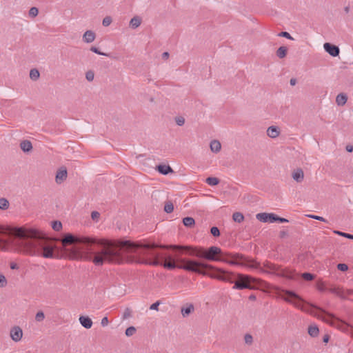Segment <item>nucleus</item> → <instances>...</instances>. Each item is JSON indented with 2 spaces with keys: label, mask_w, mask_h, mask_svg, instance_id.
I'll list each match as a JSON object with an SVG mask.
<instances>
[{
  "label": "nucleus",
  "mask_w": 353,
  "mask_h": 353,
  "mask_svg": "<svg viewBox=\"0 0 353 353\" xmlns=\"http://www.w3.org/2000/svg\"><path fill=\"white\" fill-rule=\"evenodd\" d=\"M100 216V214L97 211H93L91 213V217L94 221H97Z\"/></svg>",
  "instance_id": "51"
},
{
  "label": "nucleus",
  "mask_w": 353,
  "mask_h": 353,
  "mask_svg": "<svg viewBox=\"0 0 353 353\" xmlns=\"http://www.w3.org/2000/svg\"><path fill=\"white\" fill-rule=\"evenodd\" d=\"M249 299H250V300L254 301V300H256V296H255L254 294H251V295L249 296Z\"/></svg>",
  "instance_id": "62"
},
{
  "label": "nucleus",
  "mask_w": 353,
  "mask_h": 353,
  "mask_svg": "<svg viewBox=\"0 0 353 353\" xmlns=\"http://www.w3.org/2000/svg\"><path fill=\"white\" fill-rule=\"evenodd\" d=\"M14 235L19 239L18 245L27 254L52 259L54 256V245L46 239V234L35 228H16Z\"/></svg>",
  "instance_id": "2"
},
{
  "label": "nucleus",
  "mask_w": 353,
  "mask_h": 353,
  "mask_svg": "<svg viewBox=\"0 0 353 353\" xmlns=\"http://www.w3.org/2000/svg\"><path fill=\"white\" fill-rule=\"evenodd\" d=\"M232 219L235 222L241 223L244 220V216L241 212H234Z\"/></svg>",
  "instance_id": "32"
},
{
  "label": "nucleus",
  "mask_w": 353,
  "mask_h": 353,
  "mask_svg": "<svg viewBox=\"0 0 353 353\" xmlns=\"http://www.w3.org/2000/svg\"><path fill=\"white\" fill-rule=\"evenodd\" d=\"M329 290L341 299H346L345 291L341 288H332Z\"/></svg>",
  "instance_id": "20"
},
{
  "label": "nucleus",
  "mask_w": 353,
  "mask_h": 353,
  "mask_svg": "<svg viewBox=\"0 0 353 353\" xmlns=\"http://www.w3.org/2000/svg\"><path fill=\"white\" fill-rule=\"evenodd\" d=\"M254 281V278L248 275L239 274L232 288L235 290L252 289L251 283Z\"/></svg>",
  "instance_id": "6"
},
{
  "label": "nucleus",
  "mask_w": 353,
  "mask_h": 353,
  "mask_svg": "<svg viewBox=\"0 0 353 353\" xmlns=\"http://www.w3.org/2000/svg\"><path fill=\"white\" fill-rule=\"evenodd\" d=\"M52 228L55 231H59L62 228V223L58 221H53L52 223Z\"/></svg>",
  "instance_id": "36"
},
{
  "label": "nucleus",
  "mask_w": 353,
  "mask_h": 353,
  "mask_svg": "<svg viewBox=\"0 0 353 353\" xmlns=\"http://www.w3.org/2000/svg\"><path fill=\"white\" fill-rule=\"evenodd\" d=\"M256 219L263 223H274L276 221V215L273 213H259L256 215Z\"/></svg>",
  "instance_id": "8"
},
{
  "label": "nucleus",
  "mask_w": 353,
  "mask_h": 353,
  "mask_svg": "<svg viewBox=\"0 0 353 353\" xmlns=\"http://www.w3.org/2000/svg\"><path fill=\"white\" fill-rule=\"evenodd\" d=\"M205 183L210 186H214L219 184V180L216 177L210 176L205 179Z\"/></svg>",
  "instance_id": "28"
},
{
  "label": "nucleus",
  "mask_w": 353,
  "mask_h": 353,
  "mask_svg": "<svg viewBox=\"0 0 353 353\" xmlns=\"http://www.w3.org/2000/svg\"><path fill=\"white\" fill-rule=\"evenodd\" d=\"M307 216L311 219H315V220L321 221L325 222V223L327 222V221L325 219H324L323 216L314 215V214H309V215H307Z\"/></svg>",
  "instance_id": "43"
},
{
  "label": "nucleus",
  "mask_w": 353,
  "mask_h": 353,
  "mask_svg": "<svg viewBox=\"0 0 353 353\" xmlns=\"http://www.w3.org/2000/svg\"><path fill=\"white\" fill-rule=\"evenodd\" d=\"M328 340H329V336H325L323 338V342L327 343L328 341Z\"/></svg>",
  "instance_id": "64"
},
{
  "label": "nucleus",
  "mask_w": 353,
  "mask_h": 353,
  "mask_svg": "<svg viewBox=\"0 0 353 353\" xmlns=\"http://www.w3.org/2000/svg\"><path fill=\"white\" fill-rule=\"evenodd\" d=\"M235 276L233 275L232 273L230 272H225V274H224V276H223V281H225V282H228V283H234L235 282Z\"/></svg>",
  "instance_id": "25"
},
{
  "label": "nucleus",
  "mask_w": 353,
  "mask_h": 353,
  "mask_svg": "<svg viewBox=\"0 0 353 353\" xmlns=\"http://www.w3.org/2000/svg\"><path fill=\"white\" fill-rule=\"evenodd\" d=\"M319 330L318 328V327L315 325H312L310 326H309L308 327V334L312 336V337H315V336H317L318 334H319Z\"/></svg>",
  "instance_id": "24"
},
{
  "label": "nucleus",
  "mask_w": 353,
  "mask_h": 353,
  "mask_svg": "<svg viewBox=\"0 0 353 353\" xmlns=\"http://www.w3.org/2000/svg\"><path fill=\"white\" fill-rule=\"evenodd\" d=\"M347 101V96L345 93H340L336 97V103L339 106H343Z\"/></svg>",
  "instance_id": "17"
},
{
  "label": "nucleus",
  "mask_w": 353,
  "mask_h": 353,
  "mask_svg": "<svg viewBox=\"0 0 353 353\" xmlns=\"http://www.w3.org/2000/svg\"><path fill=\"white\" fill-rule=\"evenodd\" d=\"M244 339L247 344H251L252 343V336L250 334H245Z\"/></svg>",
  "instance_id": "52"
},
{
  "label": "nucleus",
  "mask_w": 353,
  "mask_h": 353,
  "mask_svg": "<svg viewBox=\"0 0 353 353\" xmlns=\"http://www.w3.org/2000/svg\"><path fill=\"white\" fill-rule=\"evenodd\" d=\"M39 10L36 7H32L29 10V15L31 17H35L38 15Z\"/></svg>",
  "instance_id": "40"
},
{
  "label": "nucleus",
  "mask_w": 353,
  "mask_h": 353,
  "mask_svg": "<svg viewBox=\"0 0 353 353\" xmlns=\"http://www.w3.org/2000/svg\"><path fill=\"white\" fill-rule=\"evenodd\" d=\"M112 23V19L110 17H105L102 21L103 26L107 27Z\"/></svg>",
  "instance_id": "46"
},
{
  "label": "nucleus",
  "mask_w": 353,
  "mask_h": 353,
  "mask_svg": "<svg viewBox=\"0 0 353 353\" xmlns=\"http://www.w3.org/2000/svg\"><path fill=\"white\" fill-rule=\"evenodd\" d=\"M262 268L265 270L264 273H276L279 269V266L270 262L264 263Z\"/></svg>",
  "instance_id": "11"
},
{
  "label": "nucleus",
  "mask_w": 353,
  "mask_h": 353,
  "mask_svg": "<svg viewBox=\"0 0 353 353\" xmlns=\"http://www.w3.org/2000/svg\"><path fill=\"white\" fill-rule=\"evenodd\" d=\"M290 83L291 85H295L296 83V79H291Z\"/></svg>",
  "instance_id": "59"
},
{
  "label": "nucleus",
  "mask_w": 353,
  "mask_h": 353,
  "mask_svg": "<svg viewBox=\"0 0 353 353\" xmlns=\"http://www.w3.org/2000/svg\"><path fill=\"white\" fill-rule=\"evenodd\" d=\"M174 121L177 125L183 126L185 124V118L183 116H177L174 118Z\"/></svg>",
  "instance_id": "35"
},
{
  "label": "nucleus",
  "mask_w": 353,
  "mask_h": 353,
  "mask_svg": "<svg viewBox=\"0 0 353 353\" xmlns=\"http://www.w3.org/2000/svg\"><path fill=\"white\" fill-rule=\"evenodd\" d=\"M248 266L252 269L257 270L259 272H265V270H264V268L261 267L260 264L257 263L256 261H251Z\"/></svg>",
  "instance_id": "26"
},
{
  "label": "nucleus",
  "mask_w": 353,
  "mask_h": 353,
  "mask_svg": "<svg viewBox=\"0 0 353 353\" xmlns=\"http://www.w3.org/2000/svg\"><path fill=\"white\" fill-rule=\"evenodd\" d=\"M10 337L14 342H19L23 336V331L19 326H14L10 330Z\"/></svg>",
  "instance_id": "9"
},
{
  "label": "nucleus",
  "mask_w": 353,
  "mask_h": 353,
  "mask_svg": "<svg viewBox=\"0 0 353 353\" xmlns=\"http://www.w3.org/2000/svg\"><path fill=\"white\" fill-rule=\"evenodd\" d=\"M85 78L88 81H92L94 78V73L92 70H88L85 73Z\"/></svg>",
  "instance_id": "39"
},
{
  "label": "nucleus",
  "mask_w": 353,
  "mask_h": 353,
  "mask_svg": "<svg viewBox=\"0 0 353 353\" xmlns=\"http://www.w3.org/2000/svg\"><path fill=\"white\" fill-rule=\"evenodd\" d=\"M141 23V19L139 16H135L131 19L130 21V26L132 29L137 28Z\"/></svg>",
  "instance_id": "22"
},
{
  "label": "nucleus",
  "mask_w": 353,
  "mask_h": 353,
  "mask_svg": "<svg viewBox=\"0 0 353 353\" xmlns=\"http://www.w3.org/2000/svg\"><path fill=\"white\" fill-rule=\"evenodd\" d=\"M67 175L68 173L65 168L60 169L56 174V182L57 183H61L66 179Z\"/></svg>",
  "instance_id": "14"
},
{
  "label": "nucleus",
  "mask_w": 353,
  "mask_h": 353,
  "mask_svg": "<svg viewBox=\"0 0 353 353\" xmlns=\"http://www.w3.org/2000/svg\"><path fill=\"white\" fill-rule=\"evenodd\" d=\"M302 278L306 281H312L314 279V275L308 272H305L302 274Z\"/></svg>",
  "instance_id": "44"
},
{
  "label": "nucleus",
  "mask_w": 353,
  "mask_h": 353,
  "mask_svg": "<svg viewBox=\"0 0 353 353\" xmlns=\"http://www.w3.org/2000/svg\"><path fill=\"white\" fill-rule=\"evenodd\" d=\"M79 320L81 325L86 329H90L92 326L93 323L92 319L87 316H81Z\"/></svg>",
  "instance_id": "12"
},
{
  "label": "nucleus",
  "mask_w": 353,
  "mask_h": 353,
  "mask_svg": "<svg viewBox=\"0 0 353 353\" xmlns=\"http://www.w3.org/2000/svg\"><path fill=\"white\" fill-rule=\"evenodd\" d=\"M334 233L337 234L339 236L345 237L347 239H353V235L350 234H348V233H345V232H340V231H334Z\"/></svg>",
  "instance_id": "41"
},
{
  "label": "nucleus",
  "mask_w": 353,
  "mask_h": 353,
  "mask_svg": "<svg viewBox=\"0 0 353 353\" xmlns=\"http://www.w3.org/2000/svg\"><path fill=\"white\" fill-rule=\"evenodd\" d=\"M135 332H136V328L133 326H130L125 330V334L127 336H131L134 335L135 334Z\"/></svg>",
  "instance_id": "37"
},
{
  "label": "nucleus",
  "mask_w": 353,
  "mask_h": 353,
  "mask_svg": "<svg viewBox=\"0 0 353 353\" xmlns=\"http://www.w3.org/2000/svg\"><path fill=\"white\" fill-rule=\"evenodd\" d=\"M183 265H179V269L197 274L208 275L212 279L223 281L225 271L221 269H216L212 272H208L206 270H214L212 265L192 259H181Z\"/></svg>",
  "instance_id": "4"
},
{
  "label": "nucleus",
  "mask_w": 353,
  "mask_h": 353,
  "mask_svg": "<svg viewBox=\"0 0 353 353\" xmlns=\"http://www.w3.org/2000/svg\"><path fill=\"white\" fill-rule=\"evenodd\" d=\"M9 207V202L5 198L0 199V209L1 210H7Z\"/></svg>",
  "instance_id": "33"
},
{
  "label": "nucleus",
  "mask_w": 353,
  "mask_h": 353,
  "mask_svg": "<svg viewBox=\"0 0 353 353\" xmlns=\"http://www.w3.org/2000/svg\"><path fill=\"white\" fill-rule=\"evenodd\" d=\"M10 268H11L12 270L17 269V268H18V265H17V263H12L10 264Z\"/></svg>",
  "instance_id": "57"
},
{
  "label": "nucleus",
  "mask_w": 353,
  "mask_h": 353,
  "mask_svg": "<svg viewBox=\"0 0 353 353\" xmlns=\"http://www.w3.org/2000/svg\"><path fill=\"white\" fill-rule=\"evenodd\" d=\"M20 148L24 152H29L32 150V145L30 141L24 140L21 142Z\"/></svg>",
  "instance_id": "19"
},
{
  "label": "nucleus",
  "mask_w": 353,
  "mask_h": 353,
  "mask_svg": "<svg viewBox=\"0 0 353 353\" xmlns=\"http://www.w3.org/2000/svg\"><path fill=\"white\" fill-rule=\"evenodd\" d=\"M210 150L214 153H218L221 149V144L218 140H213L210 144Z\"/></svg>",
  "instance_id": "18"
},
{
  "label": "nucleus",
  "mask_w": 353,
  "mask_h": 353,
  "mask_svg": "<svg viewBox=\"0 0 353 353\" xmlns=\"http://www.w3.org/2000/svg\"><path fill=\"white\" fill-rule=\"evenodd\" d=\"M194 310L192 304H188L185 307L181 308V314L183 317L188 316Z\"/></svg>",
  "instance_id": "23"
},
{
  "label": "nucleus",
  "mask_w": 353,
  "mask_h": 353,
  "mask_svg": "<svg viewBox=\"0 0 353 353\" xmlns=\"http://www.w3.org/2000/svg\"><path fill=\"white\" fill-rule=\"evenodd\" d=\"M63 246L74 245L68 249L72 259L92 261L96 266L105 263H122L132 262V255L138 248L151 249L158 247L154 243H134L130 241L112 242L83 235L66 234L61 239Z\"/></svg>",
  "instance_id": "1"
},
{
  "label": "nucleus",
  "mask_w": 353,
  "mask_h": 353,
  "mask_svg": "<svg viewBox=\"0 0 353 353\" xmlns=\"http://www.w3.org/2000/svg\"><path fill=\"white\" fill-rule=\"evenodd\" d=\"M45 319L44 313L42 311H39L35 315V320L37 322H41Z\"/></svg>",
  "instance_id": "38"
},
{
  "label": "nucleus",
  "mask_w": 353,
  "mask_h": 353,
  "mask_svg": "<svg viewBox=\"0 0 353 353\" xmlns=\"http://www.w3.org/2000/svg\"><path fill=\"white\" fill-rule=\"evenodd\" d=\"M183 223L186 227H192L194 225L195 221L192 217H185L183 219Z\"/></svg>",
  "instance_id": "29"
},
{
  "label": "nucleus",
  "mask_w": 353,
  "mask_h": 353,
  "mask_svg": "<svg viewBox=\"0 0 353 353\" xmlns=\"http://www.w3.org/2000/svg\"><path fill=\"white\" fill-rule=\"evenodd\" d=\"M157 170L162 174L166 175L170 172H172L173 170L170 168V165H159L157 166Z\"/></svg>",
  "instance_id": "21"
},
{
  "label": "nucleus",
  "mask_w": 353,
  "mask_h": 353,
  "mask_svg": "<svg viewBox=\"0 0 353 353\" xmlns=\"http://www.w3.org/2000/svg\"><path fill=\"white\" fill-rule=\"evenodd\" d=\"M8 282L5 276L2 274H0V288H3L6 286Z\"/></svg>",
  "instance_id": "42"
},
{
  "label": "nucleus",
  "mask_w": 353,
  "mask_h": 353,
  "mask_svg": "<svg viewBox=\"0 0 353 353\" xmlns=\"http://www.w3.org/2000/svg\"><path fill=\"white\" fill-rule=\"evenodd\" d=\"M152 256H154V257L155 259L154 260L150 261V262H146V263L150 264V265H154V266L159 265L160 264V262L157 259L158 254H153Z\"/></svg>",
  "instance_id": "45"
},
{
  "label": "nucleus",
  "mask_w": 353,
  "mask_h": 353,
  "mask_svg": "<svg viewBox=\"0 0 353 353\" xmlns=\"http://www.w3.org/2000/svg\"><path fill=\"white\" fill-rule=\"evenodd\" d=\"M337 268L340 271L345 272L348 270V266L345 263H339Z\"/></svg>",
  "instance_id": "48"
},
{
  "label": "nucleus",
  "mask_w": 353,
  "mask_h": 353,
  "mask_svg": "<svg viewBox=\"0 0 353 353\" xmlns=\"http://www.w3.org/2000/svg\"><path fill=\"white\" fill-rule=\"evenodd\" d=\"M130 315V311L127 310L124 313V318H127Z\"/></svg>",
  "instance_id": "63"
},
{
  "label": "nucleus",
  "mask_w": 353,
  "mask_h": 353,
  "mask_svg": "<svg viewBox=\"0 0 353 353\" xmlns=\"http://www.w3.org/2000/svg\"><path fill=\"white\" fill-rule=\"evenodd\" d=\"M90 50L96 54H101V55H104V56H108L107 54L105 53H103L101 52L97 47H94V46H92L90 48Z\"/></svg>",
  "instance_id": "49"
},
{
  "label": "nucleus",
  "mask_w": 353,
  "mask_h": 353,
  "mask_svg": "<svg viewBox=\"0 0 353 353\" xmlns=\"http://www.w3.org/2000/svg\"><path fill=\"white\" fill-rule=\"evenodd\" d=\"M288 297H283V300L292 304L294 307L304 312H309L303 304V300L293 291L285 290L283 291Z\"/></svg>",
  "instance_id": "5"
},
{
  "label": "nucleus",
  "mask_w": 353,
  "mask_h": 353,
  "mask_svg": "<svg viewBox=\"0 0 353 353\" xmlns=\"http://www.w3.org/2000/svg\"><path fill=\"white\" fill-rule=\"evenodd\" d=\"M287 50L288 49L285 46H281L276 51L277 57L279 58H283L286 55Z\"/></svg>",
  "instance_id": "31"
},
{
  "label": "nucleus",
  "mask_w": 353,
  "mask_h": 353,
  "mask_svg": "<svg viewBox=\"0 0 353 353\" xmlns=\"http://www.w3.org/2000/svg\"><path fill=\"white\" fill-rule=\"evenodd\" d=\"M162 248H171L174 250H183L189 251L190 256H194L199 258H203L211 261H225V256L221 249L216 246H211L208 250L204 248H191L188 246H182L176 245H160Z\"/></svg>",
  "instance_id": "3"
},
{
  "label": "nucleus",
  "mask_w": 353,
  "mask_h": 353,
  "mask_svg": "<svg viewBox=\"0 0 353 353\" xmlns=\"http://www.w3.org/2000/svg\"><path fill=\"white\" fill-rule=\"evenodd\" d=\"M353 294V290H348L345 291L346 296L347 295H350V294Z\"/></svg>",
  "instance_id": "60"
},
{
  "label": "nucleus",
  "mask_w": 353,
  "mask_h": 353,
  "mask_svg": "<svg viewBox=\"0 0 353 353\" xmlns=\"http://www.w3.org/2000/svg\"><path fill=\"white\" fill-rule=\"evenodd\" d=\"M109 323L108 317L105 316L101 319V324L103 327L107 326Z\"/></svg>",
  "instance_id": "54"
},
{
  "label": "nucleus",
  "mask_w": 353,
  "mask_h": 353,
  "mask_svg": "<svg viewBox=\"0 0 353 353\" xmlns=\"http://www.w3.org/2000/svg\"><path fill=\"white\" fill-rule=\"evenodd\" d=\"M346 150L349 152H352L353 151V146L352 145H347Z\"/></svg>",
  "instance_id": "58"
},
{
  "label": "nucleus",
  "mask_w": 353,
  "mask_h": 353,
  "mask_svg": "<svg viewBox=\"0 0 353 353\" xmlns=\"http://www.w3.org/2000/svg\"><path fill=\"white\" fill-rule=\"evenodd\" d=\"M164 210L167 213H171L174 210V205L171 201H168L164 206Z\"/></svg>",
  "instance_id": "34"
},
{
  "label": "nucleus",
  "mask_w": 353,
  "mask_h": 353,
  "mask_svg": "<svg viewBox=\"0 0 353 353\" xmlns=\"http://www.w3.org/2000/svg\"><path fill=\"white\" fill-rule=\"evenodd\" d=\"M160 305V302L159 301H156L155 303H152L150 306V310H159V306Z\"/></svg>",
  "instance_id": "53"
},
{
  "label": "nucleus",
  "mask_w": 353,
  "mask_h": 353,
  "mask_svg": "<svg viewBox=\"0 0 353 353\" xmlns=\"http://www.w3.org/2000/svg\"><path fill=\"white\" fill-rule=\"evenodd\" d=\"M40 76L39 70L34 68L30 71V77L32 80L36 81L39 79Z\"/></svg>",
  "instance_id": "30"
},
{
  "label": "nucleus",
  "mask_w": 353,
  "mask_h": 353,
  "mask_svg": "<svg viewBox=\"0 0 353 353\" xmlns=\"http://www.w3.org/2000/svg\"><path fill=\"white\" fill-rule=\"evenodd\" d=\"M225 254H226L225 256V261H221V262H225L232 265H243V263L240 262V261L244 259L243 255L239 254L234 255Z\"/></svg>",
  "instance_id": "7"
},
{
  "label": "nucleus",
  "mask_w": 353,
  "mask_h": 353,
  "mask_svg": "<svg viewBox=\"0 0 353 353\" xmlns=\"http://www.w3.org/2000/svg\"><path fill=\"white\" fill-rule=\"evenodd\" d=\"M280 134L279 128L276 126H270L267 130V135L272 139L276 138Z\"/></svg>",
  "instance_id": "13"
},
{
  "label": "nucleus",
  "mask_w": 353,
  "mask_h": 353,
  "mask_svg": "<svg viewBox=\"0 0 353 353\" xmlns=\"http://www.w3.org/2000/svg\"><path fill=\"white\" fill-rule=\"evenodd\" d=\"M344 11H345V13H347H347L350 12V6H345V7L344 8Z\"/></svg>",
  "instance_id": "61"
},
{
  "label": "nucleus",
  "mask_w": 353,
  "mask_h": 353,
  "mask_svg": "<svg viewBox=\"0 0 353 353\" xmlns=\"http://www.w3.org/2000/svg\"><path fill=\"white\" fill-rule=\"evenodd\" d=\"M210 232L214 236H219L220 235V232L217 227H212L210 230Z\"/></svg>",
  "instance_id": "47"
},
{
  "label": "nucleus",
  "mask_w": 353,
  "mask_h": 353,
  "mask_svg": "<svg viewBox=\"0 0 353 353\" xmlns=\"http://www.w3.org/2000/svg\"><path fill=\"white\" fill-rule=\"evenodd\" d=\"M292 178L294 181H296L298 183L301 182L304 179L303 171L300 168L295 170L292 172Z\"/></svg>",
  "instance_id": "16"
},
{
  "label": "nucleus",
  "mask_w": 353,
  "mask_h": 353,
  "mask_svg": "<svg viewBox=\"0 0 353 353\" xmlns=\"http://www.w3.org/2000/svg\"><path fill=\"white\" fill-rule=\"evenodd\" d=\"M96 37L95 33L92 30H87L83 35L84 42L90 43L94 41Z\"/></svg>",
  "instance_id": "15"
},
{
  "label": "nucleus",
  "mask_w": 353,
  "mask_h": 353,
  "mask_svg": "<svg viewBox=\"0 0 353 353\" xmlns=\"http://www.w3.org/2000/svg\"><path fill=\"white\" fill-rule=\"evenodd\" d=\"M279 37H283L288 39H293V38L291 37L290 34L288 32H281L279 34Z\"/></svg>",
  "instance_id": "50"
},
{
  "label": "nucleus",
  "mask_w": 353,
  "mask_h": 353,
  "mask_svg": "<svg viewBox=\"0 0 353 353\" xmlns=\"http://www.w3.org/2000/svg\"><path fill=\"white\" fill-rule=\"evenodd\" d=\"M169 53L168 52H164L163 54H162V59H168L169 57Z\"/></svg>",
  "instance_id": "56"
},
{
  "label": "nucleus",
  "mask_w": 353,
  "mask_h": 353,
  "mask_svg": "<svg viewBox=\"0 0 353 353\" xmlns=\"http://www.w3.org/2000/svg\"><path fill=\"white\" fill-rule=\"evenodd\" d=\"M181 259H181L179 260V262H180V263H181V264H179V265H183V263H181ZM163 266L165 268L168 269V270H173V269H174L175 268H179V265H176L175 264V263H174V262H165V263H163Z\"/></svg>",
  "instance_id": "27"
},
{
  "label": "nucleus",
  "mask_w": 353,
  "mask_h": 353,
  "mask_svg": "<svg viewBox=\"0 0 353 353\" xmlns=\"http://www.w3.org/2000/svg\"><path fill=\"white\" fill-rule=\"evenodd\" d=\"M276 221H279L281 223H287L289 221L288 219H286L285 218L279 217L277 215H276Z\"/></svg>",
  "instance_id": "55"
},
{
  "label": "nucleus",
  "mask_w": 353,
  "mask_h": 353,
  "mask_svg": "<svg viewBox=\"0 0 353 353\" xmlns=\"http://www.w3.org/2000/svg\"><path fill=\"white\" fill-rule=\"evenodd\" d=\"M324 50L326 52L332 57H336L339 54V48L330 43H325L323 45Z\"/></svg>",
  "instance_id": "10"
}]
</instances>
